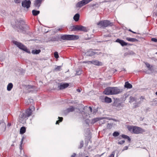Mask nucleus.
Segmentation results:
<instances>
[{
	"instance_id": "obj_1",
	"label": "nucleus",
	"mask_w": 157,
	"mask_h": 157,
	"mask_svg": "<svg viewBox=\"0 0 157 157\" xmlns=\"http://www.w3.org/2000/svg\"><path fill=\"white\" fill-rule=\"evenodd\" d=\"M34 109V107L33 106H31L26 110L25 113L21 114L19 119V122L22 123H24L28 118L32 114V112Z\"/></svg>"
},
{
	"instance_id": "obj_2",
	"label": "nucleus",
	"mask_w": 157,
	"mask_h": 157,
	"mask_svg": "<svg viewBox=\"0 0 157 157\" xmlns=\"http://www.w3.org/2000/svg\"><path fill=\"white\" fill-rule=\"evenodd\" d=\"M123 91L122 89L117 87H108L104 91L105 94L107 95L119 94Z\"/></svg>"
},
{
	"instance_id": "obj_3",
	"label": "nucleus",
	"mask_w": 157,
	"mask_h": 157,
	"mask_svg": "<svg viewBox=\"0 0 157 157\" xmlns=\"http://www.w3.org/2000/svg\"><path fill=\"white\" fill-rule=\"evenodd\" d=\"M16 25L14 26L15 29H17L18 32H22L25 30L26 25H25L23 21H21L17 23H16Z\"/></svg>"
},
{
	"instance_id": "obj_4",
	"label": "nucleus",
	"mask_w": 157,
	"mask_h": 157,
	"mask_svg": "<svg viewBox=\"0 0 157 157\" xmlns=\"http://www.w3.org/2000/svg\"><path fill=\"white\" fill-rule=\"evenodd\" d=\"M60 38L63 40H73L78 39L79 36L77 35H63L61 36Z\"/></svg>"
},
{
	"instance_id": "obj_5",
	"label": "nucleus",
	"mask_w": 157,
	"mask_h": 157,
	"mask_svg": "<svg viewBox=\"0 0 157 157\" xmlns=\"http://www.w3.org/2000/svg\"><path fill=\"white\" fill-rule=\"evenodd\" d=\"M13 42V44L16 45L20 49L24 50L28 53H30V52L29 50L21 43L15 41H14Z\"/></svg>"
},
{
	"instance_id": "obj_6",
	"label": "nucleus",
	"mask_w": 157,
	"mask_h": 157,
	"mask_svg": "<svg viewBox=\"0 0 157 157\" xmlns=\"http://www.w3.org/2000/svg\"><path fill=\"white\" fill-rule=\"evenodd\" d=\"M97 24L101 27H106L109 25L111 26L112 25L110 21L108 20L101 21L98 23Z\"/></svg>"
},
{
	"instance_id": "obj_7",
	"label": "nucleus",
	"mask_w": 157,
	"mask_h": 157,
	"mask_svg": "<svg viewBox=\"0 0 157 157\" xmlns=\"http://www.w3.org/2000/svg\"><path fill=\"white\" fill-rule=\"evenodd\" d=\"M145 100V98L142 96L136 99V102L134 104L135 108H136L140 106V104L142 103Z\"/></svg>"
},
{
	"instance_id": "obj_8",
	"label": "nucleus",
	"mask_w": 157,
	"mask_h": 157,
	"mask_svg": "<svg viewBox=\"0 0 157 157\" xmlns=\"http://www.w3.org/2000/svg\"><path fill=\"white\" fill-rule=\"evenodd\" d=\"M93 0H82L81 1L78 2L76 4V7L78 8H81L82 6L88 4Z\"/></svg>"
},
{
	"instance_id": "obj_9",
	"label": "nucleus",
	"mask_w": 157,
	"mask_h": 157,
	"mask_svg": "<svg viewBox=\"0 0 157 157\" xmlns=\"http://www.w3.org/2000/svg\"><path fill=\"white\" fill-rule=\"evenodd\" d=\"M145 132V130L144 129L135 126H134L133 132L134 133L138 134L142 133Z\"/></svg>"
},
{
	"instance_id": "obj_10",
	"label": "nucleus",
	"mask_w": 157,
	"mask_h": 157,
	"mask_svg": "<svg viewBox=\"0 0 157 157\" xmlns=\"http://www.w3.org/2000/svg\"><path fill=\"white\" fill-rule=\"evenodd\" d=\"M84 63H87L88 64H93L94 65L97 66H101L102 65L101 62H99L97 60H94L93 61H89L87 62H84Z\"/></svg>"
},
{
	"instance_id": "obj_11",
	"label": "nucleus",
	"mask_w": 157,
	"mask_h": 157,
	"mask_svg": "<svg viewBox=\"0 0 157 157\" xmlns=\"http://www.w3.org/2000/svg\"><path fill=\"white\" fill-rule=\"evenodd\" d=\"M31 3L30 1L25 0L22 2V6L23 7H26V8L28 9L30 7Z\"/></svg>"
},
{
	"instance_id": "obj_12",
	"label": "nucleus",
	"mask_w": 157,
	"mask_h": 157,
	"mask_svg": "<svg viewBox=\"0 0 157 157\" xmlns=\"http://www.w3.org/2000/svg\"><path fill=\"white\" fill-rule=\"evenodd\" d=\"M69 86V84L68 83H61L59 86H58V87L60 90H62L67 87Z\"/></svg>"
},
{
	"instance_id": "obj_13",
	"label": "nucleus",
	"mask_w": 157,
	"mask_h": 157,
	"mask_svg": "<svg viewBox=\"0 0 157 157\" xmlns=\"http://www.w3.org/2000/svg\"><path fill=\"white\" fill-rule=\"evenodd\" d=\"M116 42L120 43L123 46H126L127 44L125 42L124 40H120L119 39H117L116 40Z\"/></svg>"
},
{
	"instance_id": "obj_14",
	"label": "nucleus",
	"mask_w": 157,
	"mask_h": 157,
	"mask_svg": "<svg viewBox=\"0 0 157 157\" xmlns=\"http://www.w3.org/2000/svg\"><path fill=\"white\" fill-rule=\"evenodd\" d=\"M43 0H36L34 2L35 6L38 8L40 6Z\"/></svg>"
},
{
	"instance_id": "obj_15",
	"label": "nucleus",
	"mask_w": 157,
	"mask_h": 157,
	"mask_svg": "<svg viewBox=\"0 0 157 157\" xmlns=\"http://www.w3.org/2000/svg\"><path fill=\"white\" fill-rule=\"evenodd\" d=\"M74 109H75L73 107L71 106L70 107L67 108L64 111V113L65 114H67L70 112L73 111Z\"/></svg>"
},
{
	"instance_id": "obj_16",
	"label": "nucleus",
	"mask_w": 157,
	"mask_h": 157,
	"mask_svg": "<svg viewBox=\"0 0 157 157\" xmlns=\"http://www.w3.org/2000/svg\"><path fill=\"white\" fill-rule=\"evenodd\" d=\"M70 29L71 31H78L79 29V25H76L75 26H72L71 27Z\"/></svg>"
},
{
	"instance_id": "obj_17",
	"label": "nucleus",
	"mask_w": 157,
	"mask_h": 157,
	"mask_svg": "<svg viewBox=\"0 0 157 157\" xmlns=\"http://www.w3.org/2000/svg\"><path fill=\"white\" fill-rule=\"evenodd\" d=\"M79 30L82 31L84 32H86L88 31V30L85 27L82 25H79Z\"/></svg>"
},
{
	"instance_id": "obj_18",
	"label": "nucleus",
	"mask_w": 157,
	"mask_h": 157,
	"mask_svg": "<svg viewBox=\"0 0 157 157\" xmlns=\"http://www.w3.org/2000/svg\"><path fill=\"white\" fill-rule=\"evenodd\" d=\"M87 56H92L95 54V52L92 51L91 50H90L86 52L85 53Z\"/></svg>"
},
{
	"instance_id": "obj_19",
	"label": "nucleus",
	"mask_w": 157,
	"mask_h": 157,
	"mask_svg": "<svg viewBox=\"0 0 157 157\" xmlns=\"http://www.w3.org/2000/svg\"><path fill=\"white\" fill-rule=\"evenodd\" d=\"M124 86L125 88L128 89H131L132 88V85L130 83H129L128 82H125Z\"/></svg>"
},
{
	"instance_id": "obj_20",
	"label": "nucleus",
	"mask_w": 157,
	"mask_h": 157,
	"mask_svg": "<svg viewBox=\"0 0 157 157\" xmlns=\"http://www.w3.org/2000/svg\"><path fill=\"white\" fill-rule=\"evenodd\" d=\"M126 39L129 41L135 42L138 41L137 39L134 38H130L129 37H126Z\"/></svg>"
},
{
	"instance_id": "obj_21",
	"label": "nucleus",
	"mask_w": 157,
	"mask_h": 157,
	"mask_svg": "<svg viewBox=\"0 0 157 157\" xmlns=\"http://www.w3.org/2000/svg\"><path fill=\"white\" fill-rule=\"evenodd\" d=\"M27 88L28 89H30V91H34L36 89V87L34 86H32L30 85H28L27 87Z\"/></svg>"
},
{
	"instance_id": "obj_22",
	"label": "nucleus",
	"mask_w": 157,
	"mask_h": 157,
	"mask_svg": "<svg viewBox=\"0 0 157 157\" xmlns=\"http://www.w3.org/2000/svg\"><path fill=\"white\" fill-rule=\"evenodd\" d=\"M13 87V85L12 83H10L8 84L7 86V90L8 91H10L11 90Z\"/></svg>"
},
{
	"instance_id": "obj_23",
	"label": "nucleus",
	"mask_w": 157,
	"mask_h": 157,
	"mask_svg": "<svg viewBox=\"0 0 157 157\" xmlns=\"http://www.w3.org/2000/svg\"><path fill=\"white\" fill-rule=\"evenodd\" d=\"M79 14L78 13H76L74 16L73 19L76 21H77L79 19Z\"/></svg>"
},
{
	"instance_id": "obj_24",
	"label": "nucleus",
	"mask_w": 157,
	"mask_h": 157,
	"mask_svg": "<svg viewBox=\"0 0 157 157\" xmlns=\"http://www.w3.org/2000/svg\"><path fill=\"white\" fill-rule=\"evenodd\" d=\"M40 52L41 51L40 49H34L32 50V53L33 54H39Z\"/></svg>"
},
{
	"instance_id": "obj_25",
	"label": "nucleus",
	"mask_w": 157,
	"mask_h": 157,
	"mask_svg": "<svg viewBox=\"0 0 157 157\" xmlns=\"http://www.w3.org/2000/svg\"><path fill=\"white\" fill-rule=\"evenodd\" d=\"M105 102L109 103L111 102L112 100L111 98L106 97L105 98Z\"/></svg>"
},
{
	"instance_id": "obj_26",
	"label": "nucleus",
	"mask_w": 157,
	"mask_h": 157,
	"mask_svg": "<svg viewBox=\"0 0 157 157\" xmlns=\"http://www.w3.org/2000/svg\"><path fill=\"white\" fill-rule=\"evenodd\" d=\"M40 11L38 10H33L32 11V13L34 16H36L40 13Z\"/></svg>"
},
{
	"instance_id": "obj_27",
	"label": "nucleus",
	"mask_w": 157,
	"mask_h": 157,
	"mask_svg": "<svg viewBox=\"0 0 157 157\" xmlns=\"http://www.w3.org/2000/svg\"><path fill=\"white\" fill-rule=\"evenodd\" d=\"M33 102V100L31 98H29L26 101V103L27 105L32 104Z\"/></svg>"
},
{
	"instance_id": "obj_28",
	"label": "nucleus",
	"mask_w": 157,
	"mask_h": 157,
	"mask_svg": "<svg viewBox=\"0 0 157 157\" xmlns=\"http://www.w3.org/2000/svg\"><path fill=\"white\" fill-rule=\"evenodd\" d=\"M26 128L25 127H22L20 129V133L21 134H24L25 132Z\"/></svg>"
},
{
	"instance_id": "obj_29",
	"label": "nucleus",
	"mask_w": 157,
	"mask_h": 157,
	"mask_svg": "<svg viewBox=\"0 0 157 157\" xmlns=\"http://www.w3.org/2000/svg\"><path fill=\"white\" fill-rule=\"evenodd\" d=\"M121 137L123 138L128 139L129 142H130L131 139L128 136L125 135H121Z\"/></svg>"
},
{
	"instance_id": "obj_30",
	"label": "nucleus",
	"mask_w": 157,
	"mask_h": 157,
	"mask_svg": "<svg viewBox=\"0 0 157 157\" xmlns=\"http://www.w3.org/2000/svg\"><path fill=\"white\" fill-rule=\"evenodd\" d=\"M99 120V118H94L92 120L91 123V124H94L96 122L98 121Z\"/></svg>"
},
{
	"instance_id": "obj_31",
	"label": "nucleus",
	"mask_w": 157,
	"mask_h": 157,
	"mask_svg": "<svg viewBox=\"0 0 157 157\" xmlns=\"http://www.w3.org/2000/svg\"><path fill=\"white\" fill-rule=\"evenodd\" d=\"M134 126H128L127 127V128L128 130L130 132H133V129L134 128Z\"/></svg>"
},
{
	"instance_id": "obj_32",
	"label": "nucleus",
	"mask_w": 157,
	"mask_h": 157,
	"mask_svg": "<svg viewBox=\"0 0 157 157\" xmlns=\"http://www.w3.org/2000/svg\"><path fill=\"white\" fill-rule=\"evenodd\" d=\"M136 99L133 97L131 96L130 97V102H132L134 101H135L136 102Z\"/></svg>"
},
{
	"instance_id": "obj_33",
	"label": "nucleus",
	"mask_w": 157,
	"mask_h": 157,
	"mask_svg": "<svg viewBox=\"0 0 157 157\" xmlns=\"http://www.w3.org/2000/svg\"><path fill=\"white\" fill-rule=\"evenodd\" d=\"M114 106L117 107V109L118 110H120L121 109V106L120 103L118 104L117 105V104H115Z\"/></svg>"
},
{
	"instance_id": "obj_34",
	"label": "nucleus",
	"mask_w": 157,
	"mask_h": 157,
	"mask_svg": "<svg viewBox=\"0 0 157 157\" xmlns=\"http://www.w3.org/2000/svg\"><path fill=\"white\" fill-rule=\"evenodd\" d=\"M58 118H59V120L57 121H56V124H59V123H60V122H61V121H62L63 119V118L62 117H58Z\"/></svg>"
},
{
	"instance_id": "obj_35",
	"label": "nucleus",
	"mask_w": 157,
	"mask_h": 157,
	"mask_svg": "<svg viewBox=\"0 0 157 157\" xmlns=\"http://www.w3.org/2000/svg\"><path fill=\"white\" fill-rule=\"evenodd\" d=\"M113 135L114 136H117L119 135V133L118 132H115L113 133Z\"/></svg>"
},
{
	"instance_id": "obj_36",
	"label": "nucleus",
	"mask_w": 157,
	"mask_h": 157,
	"mask_svg": "<svg viewBox=\"0 0 157 157\" xmlns=\"http://www.w3.org/2000/svg\"><path fill=\"white\" fill-rule=\"evenodd\" d=\"M54 56L56 59L58 58L59 57L58 52H55L54 53Z\"/></svg>"
},
{
	"instance_id": "obj_37",
	"label": "nucleus",
	"mask_w": 157,
	"mask_h": 157,
	"mask_svg": "<svg viewBox=\"0 0 157 157\" xmlns=\"http://www.w3.org/2000/svg\"><path fill=\"white\" fill-rule=\"evenodd\" d=\"M76 72L77 75H80L81 74L82 71L81 70L79 69L78 71H76Z\"/></svg>"
},
{
	"instance_id": "obj_38",
	"label": "nucleus",
	"mask_w": 157,
	"mask_h": 157,
	"mask_svg": "<svg viewBox=\"0 0 157 157\" xmlns=\"http://www.w3.org/2000/svg\"><path fill=\"white\" fill-rule=\"evenodd\" d=\"M61 68V66H57L55 69V70L56 71H59Z\"/></svg>"
},
{
	"instance_id": "obj_39",
	"label": "nucleus",
	"mask_w": 157,
	"mask_h": 157,
	"mask_svg": "<svg viewBox=\"0 0 157 157\" xmlns=\"http://www.w3.org/2000/svg\"><path fill=\"white\" fill-rule=\"evenodd\" d=\"M87 110L89 111L88 113L89 114H90V113H91L92 112V108L90 107H89L88 108Z\"/></svg>"
},
{
	"instance_id": "obj_40",
	"label": "nucleus",
	"mask_w": 157,
	"mask_h": 157,
	"mask_svg": "<svg viewBox=\"0 0 157 157\" xmlns=\"http://www.w3.org/2000/svg\"><path fill=\"white\" fill-rule=\"evenodd\" d=\"M24 138L23 137L22 138V139L21 140V144H20V149L21 150V149H22V144L23 143V140H24Z\"/></svg>"
},
{
	"instance_id": "obj_41",
	"label": "nucleus",
	"mask_w": 157,
	"mask_h": 157,
	"mask_svg": "<svg viewBox=\"0 0 157 157\" xmlns=\"http://www.w3.org/2000/svg\"><path fill=\"white\" fill-rule=\"evenodd\" d=\"M145 64H146V66L149 68V69L150 70L151 67L149 63H145Z\"/></svg>"
},
{
	"instance_id": "obj_42",
	"label": "nucleus",
	"mask_w": 157,
	"mask_h": 157,
	"mask_svg": "<svg viewBox=\"0 0 157 157\" xmlns=\"http://www.w3.org/2000/svg\"><path fill=\"white\" fill-rule=\"evenodd\" d=\"M128 52V55H133L135 54V53L132 51H129Z\"/></svg>"
},
{
	"instance_id": "obj_43",
	"label": "nucleus",
	"mask_w": 157,
	"mask_h": 157,
	"mask_svg": "<svg viewBox=\"0 0 157 157\" xmlns=\"http://www.w3.org/2000/svg\"><path fill=\"white\" fill-rule=\"evenodd\" d=\"M125 142L124 140H121L118 142V144H124Z\"/></svg>"
},
{
	"instance_id": "obj_44",
	"label": "nucleus",
	"mask_w": 157,
	"mask_h": 157,
	"mask_svg": "<svg viewBox=\"0 0 157 157\" xmlns=\"http://www.w3.org/2000/svg\"><path fill=\"white\" fill-rule=\"evenodd\" d=\"M21 0H14V2L16 3H19L21 2Z\"/></svg>"
},
{
	"instance_id": "obj_45",
	"label": "nucleus",
	"mask_w": 157,
	"mask_h": 157,
	"mask_svg": "<svg viewBox=\"0 0 157 157\" xmlns=\"http://www.w3.org/2000/svg\"><path fill=\"white\" fill-rule=\"evenodd\" d=\"M151 41L155 42H157V39L155 38H152L151 39Z\"/></svg>"
},
{
	"instance_id": "obj_46",
	"label": "nucleus",
	"mask_w": 157,
	"mask_h": 157,
	"mask_svg": "<svg viewBox=\"0 0 157 157\" xmlns=\"http://www.w3.org/2000/svg\"><path fill=\"white\" fill-rule=\"evenodd\" d=\"M62 29V28H56L55 29L56 32H57L59 31H60Z\"/></svg>"
},
{
	"instance_id": "obj_47",
	"label": "nucleus",
	"mask_w": 157,
	"mask_h": 157,
	"mask_svg": "<svg viewBox=\"0 0 157 157\" xmlns=\"http://www.w3.org/2000/svg\"><path fill=\"white\" fill-rule=\"evenodd\" d=\"M115 155V152L113 151L112 152V154L110 155L109 157H114Z\"/></svg>"
},
{
	"instance_id": "obj_48",
	"label": "nucleus",
	"mask_w": 157,
	"mask_h": 157,
	"mask_svg": "<svg viewBox=\"0 0 157 157\" xmlns=\"http://www.w3.org/2000/svg\"><path fill=\"white\" fill-rule=\"evenodd\" d=\"M128 146H126L125 147H124L123 149L122 150V151H124L125 150H126L128 149Z\"/></svg>"
},
{
	"instance_id": "obj_49",
	"label": "nucleus",
	"mask_w": 157,
	"mask_h": 157,
	"mask_svg": "<svg viewBox=\"0 0 157 157\" xmlns=\"http://www.w3.org/2000/svg\"><path fill=\"white\" fill-rule=\"evenodd\" d=\"M83 146V141H82L80 142V148H81Z\"/></svg>"
},
{
	"instance_id": "obj_50",
	"label": "nucleus",
	"mask_w": 157,
	"mask_h": 157,
	"mask_svg": "<svg viewBox=\"0 0 157 157\" xmlns=\"http://www.w3.org/2000/svg\"><path fill=\"white\" fill-rule=\"evenodd\" d=\"M76 156V154L74 153L71 156V157H75Z\"/></svg>"
},
{
	"instance_id": "obj_51",
	"label": "nucleus",
	"mask_w": 157,
	"mask_h": 157,
	"mask_svg": "<svg viewBox=\"0 0 157 157\" xmlns=\"http://www.w3.org/2000/svg\"><path fill=\"white\" fill-rule=\"evenodd\" d=\"M128 55H129L128 54V52H126L124 54V56H126Z\"/></svg>"
},
{
	"instance_id": "obj_52",
	"label": "nucleus",
	"mask_w": 157,
	"mask_h": 157,
	"mask_svg": "<svg viewBox=\"0 0 157 157\" xmlns=\"http://www.w3.org/2000/svg\"><path fill=\"white\" fill-rule=\"evenodd\" d=\"M3 125L4 126V127H6V125H5V123H0V125Z\"/></svg>"
},
{
	"instance_id": "obj_53",
	"label": "nucleus",
	"mask_w": 157,
	"mask_h": 157,
	"mask_svg": "<svg viewBox=\"0 0 157 157\" xmlns=\"http://www.w3.org/2000/svg\"><path fill=\"white\" fill-rule=\"evenodd\" d=\"M77 91L79 92H81L80 90L79 89H77Z\"/></svg>"
},
{
	"instance_id": "obj_54",
	"label": "nucleus",
	"mask_w": 157,
	"mask_h": 157,
	"mask_svg": "<svg viewBox=\"0 0 157 157\" xmlns=\"http://www.w3.org/2000/svg\"><path fill=\"white\" fill-rule=\"evenodd\" d=\"M110 125L109 124H107V127H108V126H110Z\"/></svg>"
},
{
	"instance_id": "obj_55",
	"label": "nucleus",
	"mask_w": 157,
	"mask_h": 157,
	"mask_svg": "<svg viewBox=\"0 0 157 157\" xmlns=\"http://www.w3.org/2000/svg\"><path fill=\"white\" fill-rule=\"evenodd\" d=\"M132 32L133 33H135V34L136 33V32H134L133 31H132Z\"/></svg>"
},
{
	"instance_id": "obj_56",
	"label": "nucleus",
	"mask_w": 157,
	"mask_h": 157,
	"mask_svg": "<svg viewBox=\"0 0 157 157\" xmlns=\"http://www.w3.org/2000/svg\"><path fill=\"white\" fill-rule=\"evenodd\" d=\"M129 30V31L131 32H132V31L131 29H129V30Z\"/></svg>"
},
{
	"instance_id": "obj_57",
	"label": "nucleus",
	"mask_w": 157,
	"mask_h": 157,
	"mask_svg": "<svg viewBox=\"0 0 157 157\" xmlns=\"http://www.w3.org/2000/svg\"><path fill=\"white\" fill-rule=\"evenodd\" d=\"M155 105H157V102H156V103H155Z\"/></svg>"
},
{
	"instance_id": "obj_58",
	"label": "nucleus",
	"mask_w": 157,
	"mask_h": 157,
	"mask_svg": "<svg viewBox=\"0 0 157 157\" xmlns=\"http://www.w3.org/2000/svg\"><path fill=\"white\" fill-rule=\"evenodd\" d=\"M107 2V1H105L104 2Z\"/></svg>"
},
{
	"instance_id": "obj_59",
	"label": "nucleus",
	"mask_w": 157,
	"mask_h": 157,
	"mask_svg": "<svg viewBox=\"0 0 157 157\" xmlns=\"http://www.w3.org/2000/svg\"><path fill=\"white\" fill-rule=\"evenodd\" d=\"M155 94L156 95H157V91L156 92Z\"/></svg>"
},
{
	"instance_id": "obj_60",
	"label": "nucleus",
	"mask_w": 157,
	"mask_h": 157,
	"mask_svg": "<svg viewBox=\"0 0 157 157\" xmlns=\"http://www.w3.org/2000/svg\"><path fill=\"white\" fill-rule=\"evenodd\" d=\"M117 71V70H116V69H115V71Z\"/></svg>"
},
{
	"instance_id": "obj_61",
	"label": "nucleus",
	"mask_w": 157,
	"mask_h": 157,
	"mask_svg": "<svg viewBox=\"0 0 157 157\" xmlns=\"http://www.w3.org/2000/svg\"><path fill=\"white\" fill-rule=\"evenodd\" d=\"M85 157H89L88 156H86Z\"/></svg>"
},
{
	"instance_id": "obj_62",
	"label": "nucleus",
	"mask_w": 157,
	"mask_h": 157,
	"mask_svg": "<svg viewBox=\"0 0 157 157\" xmlns=\"http://www.w3.org/2000/svg\"><path fill=\"white\" fill-rule=\"evenodd\" d=\"M156 54H157V52L155 53Z\"/></svg>"
}]
</instances>
